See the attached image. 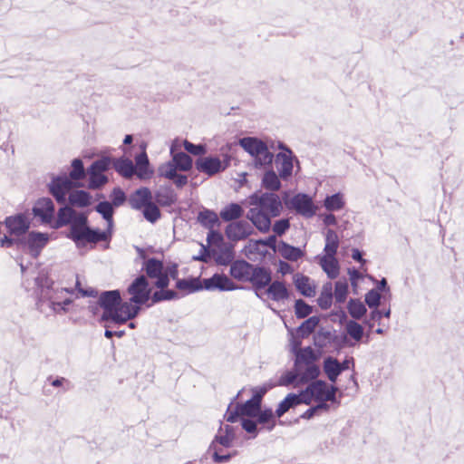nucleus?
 Listing matches in <instances>:
<instances>
[{
  "mask_svg": "<svg viewBox=\"0 0 464 464\" xmlns=\"http://www.w3.org/2000/svg\"><path fill=\"white\" fill-rule=\"evenodd\" d=\"M252 208L246 218L261 233H266L271 228V220L279 217L283 210L280 197L274 192L256 191L248 198Z\"/></svg>",
  "mask_w": 464,
  "mask_h": 464,
  "instance_id": "f257e3e1",
  "label": "nucleus"
},
{
  "mask_svg": "<svg viewBox=\"0 0 464 464\" xmlns=\"http://www.w3.org/2000/svg\"><path fill=\"white\" fill-rule=\"evenodd\" d=\"M57 211L55 219H53L51 227L59 229L70 226L66 237L72 240L77 246L90 243L92 237V227L89 226L88 216L84 212H77L72 206L63 204Z\"/></svg>",
  "mask_w": 464,
  "mask_h": 464,
  "instance_id": "f03ea898",
  "label": "nucleus"
},
{
  "mask_svg": "<svg viewBox=\"0 0 464 464\" xmlns=\"http://www.w3.org/2000/svg\"><path fill=\"white\" fill-rule=\"evenodd\" d=\"M37 309L42 311L45 302L53 310L62 300L65 294H72L73 289L67 287H55L54 281L46 273L41 271L34 279Z\"/></svg>",
  "mask_w": 464,
  "mask_h": 464,
  "instance_id": "7ed1b4c3",
  "label": "nucleus"
},
{
  "mask_svg": "<svg viewBox=\"0 0 464 464\" xmlns=\"http://www.w3.org/2000/svg\"><path fill=\"white\" fill-rule=\"evenodd\" d=\"M241 394V391L232 399L230 401L224 419L230 424H221L219 430H225V435H236L235 428L231 425L237 422L241 424V421L246 419H249L256 413H258L262 410V406L256 401L248 399L245 402H236Z\"/></svg>",
  "mask_w": 464,
  "mask_h": 464,
  "instance_id": "20e7f679",
  "label": "nucleus"
},
{
  "mask_svg": "<svg viewBox=\"0 0 464 464\" xmlns=\"http://www.w3.org/2000/svg\"><path fill=\"white\" fill-rule=\"evenodd\" d=\"M276 425V419L271 408L262 409L258 413L241 421V429L249 434L270 432Z\"/></svg>",
  "mask_w": 464,
  "mask_h": 464,
  "instance_id": "39448f33",
  "label": "nucleus"
},
{
  "mask_svg": "<svg viewBox=\"0 0 464 464\" xmlns=\"http://www.w3.org/2000/svg\"><path fill=\"white\" fill-rule=\"evenodd\" d=\"M95 211L99 213L107 223V228L105 230H100L99 228H92V237L90 238L91 244H97L102 241H110L112 236L114 220V207L111 202L103 200L99 202L95 208Z\"/></svg>",
  "mask_w": 464,
  "mask_h": 464,
  "instance_id": "423d86ee",
  "label": "nucleus"
},
{
  "mask_svg": "<svg viewBox=\"0 0 464 464\" xmlns=\"http://www.w3.org/2000/svg\"><path fill=\"white\" fill-rule=\"evenodd\" d=\"M49 240L48 233L30 231L19 237V250L27 251L32 257L37 258Z\"/></svg>",
  "mask_w": 464,
  "mask_h": 464,
  "instance_id": "0eeeda50",
  "label": "nucleus"
},
{
  "mask_svg": "<svg viewBox=\"0 0 464 464\" xmlns=\"http://www.w3.org/2000/svg\"><path fill=\"white\" fill-rule=\"evenodd\" d=\"M79 182L71 180L66 174L53 175L51 181L47 184L48 192L59 204L66 202V196L72 188L80 187Z\"/></svg>",
  "mask_w": 464,
  "mask_h": 464,
  "instance_id": "6e6552de",
  "label": "nucleus"
},
{
  "mask_svg": "<svg viewBox=\"0 0 464 464\" xmlns=\"http://www.w3.org/2000/svg\"><path fill=\"white\" fill-rule=\"evenodd\" d=\"M100 306L103 309L101 315V322H114L117 308L121 302V296L119 290H109L101 293Z\"/></svg>",
  "mask_w": 464,
  "mask_h": 464,
  "instance_id": "1a4fd4ad",
  "label": "nucleus"
},
{
  "mask_svg": "<svg viewBox=\"0 0 464 464\" xmlns=\"http://www.w3.org/2000/svg\"><path fill=\"white\" fill-rule=\"evenodd\" d=\"M128 294L131 295L130 303L135 304H146L151 301V289L149 281L144 275L138 276L127 288Z\"/></svg>",
  "mask_w": 464,
  "mask_h": 464,
  "instance_id": "9d476101",
  "label": "nucleus"
},
{
  "mask_svg": "<svg viewBox=\"0 0 464 464\" xmlns=\"http://www.w3.org/2000/svg\"><path fill=\"white\" fill-rule=\"evenodd\" d=\"M290 208H294L297 214L310 218L316 213V207L313 198L305 193H298L295 195L290 201Z\"/></svg>",
  "mask_w": 464,
  "mask_h": 464,
  "instance_id": "9b49d317",
  "label": "nucleus"
},
{
  "mask_svg": "<svg viewBox=\"0 0 464 464\" xmlns=\"http://www.w3.org/2000/svg\"><path fill=\"white\" fill-rule=\"evenodd\" d=\"M4 223L9 234L16 237H24L30 228V220L24 213L6 217Z\"/></svg>",
  "mask_w": 464,
  "mask_h": 464,
  "instance_id": "f8f14e48",
  "label": "nucleus"
},
{
  "mask_svg": "<svg viewBox=\"0 0 464 464\" xmlns=\"http://www.w3.org/2000/svg\"><path fill=\"white\" fill-rule=\"evenodd\" d=\"M32 212L34 217L40 218L43 224L51 225L54 217L55 206L50 198H41L36 200Z\"/></svg>",
  "mask_w": 464,
  "mask_h": 464,
  "instance_id": "ddd939ff",
  "label": "nucleus"
},
{
  "mask_svg": "<svg viewBox=\"0 0 464 464\" xmlns=\"http://www.w3.org/2000/svg\"><path fill=\"white\" fill-rule=\"evenodd\" d=\"M205 454L210 464H225L236 457L238 451L237 450H228L223 449L211 441Z\"/></svg>",
  "mask_w": 464,
  "mask_h": 464,
  "instance_id": "4468645a",
  "label": "nucleus"
},
{
  "mask_svg": "<svg viewBox=\"0 0 464 464\" xmlns=\"http://www.w3.org/2000/svg\"><path fill=\"white\" fill-rule=\"evenodd\" d=\"M202 284L203 289L208 291H232L238 288L226 275L218 273L209 278L203 279Z\"/></svg>",
  "mask_w": 464,
  "mask_h": 464,
  "instance_id": "2eb2a0df",
  "label": "nucleus"
},
{
  "mask_svg": "<svg viewBox=\"0 0 464 464\" xmlns=\"http://www.w3.org/2000/svg\"><path fill=\"white\" fill-rule=\"evenodd\" d=\"M254 229L246 220H239L229 223L225 230L226 236L229 240L239 241L247 238Z\"/></svg>",
  "mask_w": 464,
  "mask_h": 464,
  "instance_id": "dca6fc26",
  "label": "nucleus"
},
{
  "mask_svg": "<svg viewBox=\"0 0 464 464\" xmlns=\"http://www.w3.org/2000/svg\"><path fill=\"white\" fill-rule=\"evenodd\" d=\"M195 165L198 171L209 177L224 171L227 168V165H223L219 158L211 156L197 159Z\"/></svg>",
  "mask_w": 464,
  "mask_h": 464,
  "instance_id": "f3484780",
  "label": "nucleus"
},
{
  "mask_svg": "<svg viewBox=\"0 0 464 464\" xmlns=\"http://www.w3.org/2000/svg\"><path fill=\"white\" fill-rule=\"evenodd\" d=\"M247 282L257 291L264 289L272 281V274L269 268L260 266H253Z\"/></svg>",
  "mask_w": 464,
  "mask_h": 464,
  "instance_id": "a211bd4d",
  "label": "nucleus"
},
{
  "mask_svg": "<svg viewBox=\"0 0 464 464\" xmlns=\"http://www.w3.org/2000/svg\"><path fill=\"white\" fill-rule=\"evenodd\" d=\"M141 305L130 303V299L129 302L121 301L117 308L113 323L115 324H124L129 320L134 319L139 314Z\"/></svg>",
  "mask_w": 464,
  "mask_h": 464,
  "instance_id": "6ab92c4d",
  "label": "nucleus"
},
{
  "mask_svg": "<svg viewBox=\"0 0 464 464\" xmlns=\"http://www.w3.org/2000/svg\"><path fill=\"white\" fill-rule=\"evenodd\" d=\"M152 198L150 189L147 187H141L130 195L129 205L132 209L140 210L152 201Z\"/></svg>",
  "mask_w": 464,
  "mask_h": 464,
  "instance_id": "aec40b11",
  "label": "nucleus"
},
{
  "mask_svg": "<svg viewBox=\"0 0 464 464\" xmlns=\"http://www.w3.org/2000/svg\"><path fill=\"white\" fill-rule=\"evenodd\" d=\"M294 156L286 154L285 152H278L276 155V166L278 171L279 177L287 180L293 174L294 168Z\"/></svg>",
  "mask_w": 464,
  "mask_h": 464,
  "instance_id": "412c9836",
  "label": "nucleus"
},
{
  "mask_svg": "<svg viewBox=\"0 0 464 464\" xmlns=\"http://www.w3.org/2000/svg\"><path fill=\"white\" fill-rule=\"evenodd\" d=\"M323 380H316L312 382L308 386L301 391L299 394H295V401L297 405L302 403L309 405L314 398L315 400V396H319L321 393V389L324 387Z\"/></svg>",
  "mask_w": 464,
  "mask_h": 464,
  "instance_id": "4be33fe9",
  "label": "nucleus"
},
{
  "mask_svg": "<svg viewBox=\"0 0 464 464\" xmlns=\"http://www.w3.org/2000/svg\"><path fill=\"white\" fill-rule=\"evenodd\" d=\"M238 144L254 159L266 150V143L256 137H244L238 140Z\"/></svg>",
  "mask_w": 464,
  "mask_h": 464,
  "instance_id": "5701e85b",
  "label": "nucleus"
},
{
  "mask_svg": "<svg viewBox=\"0 0 464 464\" xmlns=\"http://www.w3.org/2000/svg\"><path fill=\"white\" fill-rule=\"evenodd\" d=\"M141 152L135 157V173L140 179L149 178L153 174L150 169V160L146 152V145L141 146Z\"/></svg>",
  "mask_w": 464,
  "mask_h": 464,
  "instance_id": "b1692460",
  "label": "nucleus"
},
{
  "mask_svg": "<svg viewBox=\"0 0 464 464\" xmlns=\"http://www.w3.org/2000/svg\"><path fill=\"white\" fill-rule=\"evenodd\" d=\"M253 266L244 259L236 260L230 264V276L238 281L247 282Z\"/></svg>",
  "mask_w": 464,
  "mask_h": 464,
  "instance_id": "393cba45",
  "label": "nucleus"
},
{
  "mask_svg": "<svg viewBox=\"0 0 464 464\" xmlns=\"http://www.w3.org/2000/svg\"><path fill=\"white\" fill-rule=\"evenodd\" d=\"M175 287L181 292L180 295L192 294L203 290V284L200 277L189 276L188 278L178 279Z\"/></svg>",
  "mask_w": 464,
  "mask_h": 464,
  "instance_id": "a878e982",
  "label": "nucleus"
},
{
  "mask_svg": "<svg viewBox=\"0 0 464 464\" xmlns=\"http://www.w3.org/2000/svg\"><path fill=\"white\" fill-rule=\"evenodd\" d=\"M154 199L161 207H171L177 201V195L170 186H160L154 193Z\"/></svg>",
  "mask_w": 464,
  "mask_h": 464,
  "instance_id": "bb28decb",
  "label": "nucleus"
},
{
  "mask_svg": "<svg viewBox=\"0 0 464 464\" xmlns=\"http://www.w3.org/2000/svg\"><path fill=\"white\" fill-rule=\"evenodd\" d=\"M112 167L119 175L127 179L136 174L133 162L125 157L112 158Z\"/></svg>",
  "mask_w": 464,
  "mask_h": 464,
  "instance_id": "cd10ccee",
  "label": "nucleus"
},
{
  "mask_svg": "<svg viewBox=\"0 0 464 464\" xmlns=\"http://www.w3.org/2000/svg\"><path fill=\"white\" fill-rule=\"evenodd\" d=\"M213 253L216 252L213 250ZM235 258L234 245L230 243H225L218 247L217 256L215 261L220 266L230 265Z\"/></svg>",
  "mask_w": 464,
  "mask_h": 464,
  "instance_id": "c85d7f7f",
  "label": "nucleus"
},
{
  "mask_svg": "<svg viewBox=\"0 0 464 464\" xmlns=\"http://www.w3.org/2000/svg\"><path fill=\"white\" fill-rule=\"evenodd\" d=\"M294 283L297 291L305 297H313L315 295V286L310 284V277L297 273L294 276Z\"/></svg>",
  "mask_w": 464,
  "mask_h": 464,
  "instance_id": "c756f323",
  "label": "nucleus"
},
{
  "mask_svg": "<svg viewBox=\"0 0 464 464\" xmlns=\"http://www.w3.org/2000/svg\"><path fill=\"white\" fill-rule=\"evenodd\" d=\"M266 293L270 295L271 299L276 302L286 300L289 298V292L282 281H271L267 285Z\"/></svg>",
  "mask_w": 464,
  "mask_h": 464,
  "instance_id": "7c9ffc66",
  "label": "nucleus"
},
{
  "mask_svg": "<svg viewBox=\"0 0 464 464\" xmlns=\"http://www.w3.org/2000/svg\"><path fill=\"white\" fill-rule=\"evenodd\" d=\"M141 270L145 272L144 276H146L147 279H153L163 272L164 263L156 257H150L142 262Z\"/></svg>",
  "mask_w": 464,
  "mask_h": 464,
  "instance_id": "2f4dec72",
  "label": "nucleus"
},
{
  "mask_svg": "<svg viewBox=\"0 0 464 464\" xmlns=\"http://www.w3.org/2000/svg\"><path fill=\"white\" fill-rule=\"evenodd\" d=\"M320 266L330 279L339 276L340 266L335 256L324 255L320 258Z\"/></svg>",
  "mask_w": 464,
  "mask_h": 464,
  "instance_id": "473e14b6",
  "label": "nucleus"
},
{
  "mask_svg": "<svg viewBox=\"0 0 464 464\" xmlns=\"http://www.w3.org/2000/svg\"><path fill=\"white\" fill-rule=\"evenodd\" d=\"M68 202L72 207L86 208L92 204V195L83 189H76L68 196Z\"/></svg>",
  "mask_w": 464,
  "mask_h": 464,
  "instance_id": "72a5a7b5",
  "label": "nucleus"
},
{
  "mask_svg": "<svg viewBox=\"0 0 464 464\" xmlns=\"http://www.w3.org/2000/svg\"><path fill=\"white\" fill-rule=\"evenodd\" d=\"M181 297L182 295H180V294L176 292L175 290L168 289V287L160 288L156 290L154 293H152L151 303L149 304L147 306L150 307L155 304H159L164 301L178 300Z\"/></svg>",
  "mask_w": 464,
  "mask_h": 464,
  "instance_id": "f704fd0d",
  "label": "nucleus"
},
{
  "mask_svg": "<svg viewBox=\"0 0 464 464\" xmlns=\"http://www.w3.org/2000/svg\"><path fill=\"white\" fill-rule=\"evenodd\" d=\"M277 251L285 259L292 262L297 261L304 256V252L299 247L291 246L285 241L278 243Z\"/></svg>",
  "mask_w": 464,
  "mask_h": 464,
  "instance_id": "c9c22d12",
  "label": "nucleus"
},
{
  "mask_svg": "<svg viewBox=\"0 0 464 464\" xmlns=\"http://www.w3.org/2000/svg\"><path fill=\"white\" fill-rule=\"evenodd\" d=\"M323 368L327 378L332 382H335L338 376L342 373L339 366V361L333 356H327L324 358Z\"/></svg>",
  "mask_w": 464,
  "mask_h": 464,
  "instance_id": "e433bc0d",
  "label": "nucleus"
},
{
  "mask_svg": "<svg viewBox=\"0 0 464 464\" xmlns=\"http://www.w3.org/2000/svg\"><path fill=\"white\" fill-rule=\"evenodd\" d=\"M243 214L244 209L238 203H230L221 209L219 217L226 222H231L240 218Z\"/></svg>",
  "mask_w": 464,
  "mask_h": 464,
  "instance_id": "4c0bfd02",
  "label": "nucleus"
},
{
  "mask_svg": "<svg viewBox=\"0 0 464 464\" xmlns=\"http://www.w3.org/2000/svg\"><path fill=\"white\" fill-rule=\"evenodd\" d=\"M198 220L205 228L209 230L220 225L218 214L207 208L199 211Z\"/></svg>",
  "mask_w": 464,
  "mask_h": 464,
  "instance_id": "58836bf2",
  "label": "nucleus"
},
{
  "mask_svg": "<svg viewBox=\"0 0 464 464\" xmlns=\"http://www.w3.org/2000/svg\"><path fill=\"white\" fill-rule=\"evenodd\" d=\"M242 438L248 440L256 437H214L212 441L218 444V447L233 450L232 448L234 447L243 446L244 441L241 440Z\"/></svg>",
  "mask_w": 464,
  "mask_h": 464,
  "instance_id": "ea45409f",
  "label": "nucleus"
},
{
  "mask_svg": "<svg viewBox=\"0 0 464 464\" xmlns=\"http://www.w3.org/2000/svg\"><path fill=\"white\" fill-rule=\"evenodd\" d=\"M279 178L274 169L266 171L262 178V187L271 192L278 191L281 188Z\"/></svg>",
  "mask_w": 464,
  "mask_h": 464,
  "instance_id": "a19ab883",
  "label": "nucleus"
},
{
  "mask_svg": "<svg viewBox=\"0 0 464 464\" xmlns=\"http://www.w3.org/2000/svg\"><path fill=\"white\" fill-rule=\"evenodd\" d=\"M325 245L324 251L325 255L328 256H335L339 247V237L337 233L332 229L328 228L325 232Z\"/></svg>",
  "mask_w": 464,
  "mask_h": 464,
  "instance_id": "79ce46f5",
  "label": "nucleus"
},
{
  "mask_svg": "<svg viewBox=\"0 0 464 464\" xmlns=\"http://www.w3.org/2000/svg\"><path fill=\"white\" fill-rule=\"evenodd\" d=\"M333 285L331 282H327L323 285L320 295L317 298L319 307L323 310L329 309L333 304Z\"/></svg>",
  "mask_w": 464,
  "mask_h": 464,
  "instance_id": "37998d69",
  "label": "nucleus"
},
{
  "mask_svg": "<svg viewBox=\"0 0 464 464\" xmlns=\"http://www.w3.org/2000/svg\"><path fill=\"white\" fill-rule=\"evenodd\" d=\"M335 340H337V334L324 330V328L318 330L314 335V344L320 349L326 347L328 344L332 343V341Z\"/></svg>",
  "mask_w": 464,
  "mask_h": 464,
  "instance_id": "c03bdc74",
  "label": "nucleus"
},
{
  "mask_svg": "<svg viewBox=\"0 0 464 464\" xmlns=\"http://www.w3.org/2000/svg\"><path fill=\"white\" fill-rule=\"evenodd\" d=\"M319 322V317L315 315L304 320L296 329L298 337L303 339L308 337L312 333H314Z\"/></svg>",
  "mask_w": 464,
  "mask_h": 464,
  "instance_id": "a18cd8bd",
  "label": "nucleus"
},
{
  "mask_svg": "<svg viewBox=\"0 0 464 464\" xmlns=\"http://www.w3.org/2000/svg\"><path fill=\"white\" fill-rule=\"evenodd\" d=\"M349 314L355 320L362 319L367 313L365 304L360 300L351 298L347 304Z\"/></svg>",
  "mask_w": 464,
  "mask_h": 464,
  "instance_id": "49530a36",
  "label": "nucleus"
},
{
  "mask_svg": "<svg viewBox=\"0 0 464 464\" xmlns=\"http://www.w3.org/2000/svg\"><path fill=\"white\" fill-rule=\"evenodd\" d=\"M172 161L179 171H188L193 166L192 158L182 151L174 154Z\"/></svg>",
  "mask_w": 464,
  "mask_h": 464,
  "instance_id": "de8ad7c7",
  "label": "nucleus"
},
{
  "mask_svg": "<svg viewBox=\"0 0 464 464\" xmlns=\"http://www.w3.org/2000/svg\"><path fill=\"white\" fill-rule=\"evenodd\" d=\"M317 359L314 350L310 346L304 347L295 354V367L297 368L299 364H311Z\"/></svg>",
  "mask_w": 464,
  "mask_h": 464,
  "instance_id": "09e8293b",
  "label": "nucleus"
},
{
  "mask_svg": "<svg viewBox=\"0 0 464 464\" xmlns=\"http://www.w3.org/2000/svg\"><path fill=\"white\" fill-rule=\"evenodd\" d=\"M71 166L72 169L68 176L71 180L78 182L86 177L87 171L85 170L83 162L81 159L77 158L72 160Z\"/></svg>",
  "mask_w": 464,
  "mask_h": 464,
  "instance_id": "8fccbe9b",
  "label": "nucleus"
},
{
  "mask_svg": "<svg viewBox=\"0 0 464 464\" xmlns=\"http://www.w3.org/2000/svg\"><path fill=\"white\" fill-rule=\"evenodd\" d=\"M343 196L340 192L327 196L324 201V208L329 211H338L344 207Z\"/></svg>",
  "mask_w": 464,
  "mask_h": 464,
  "instance_id": "3c124183",
  "label": "nucleus"
},
{
  "mask_svg": "<svg viewBox=\"0 0 464 464\" xmlns=\"http://www.w3.org/2000/svg\"><path fill=\"white\" fill-rule=\"evenodd\" d=\"M297 406L295 393H288L286 397L278 404L275 413L276 419L282 417L291 408Z\"/></svg>",
  "mask_w": 464,
  "mask_h": 464,
  "instance_id": "603ef678",
  "label": "nucleus"
},
{
  "mask_svg": "<svg viewBox=\"0 0 464 464\" xmlns=\"http://www.w3.org/2000/svg\"><path fill=\"white\" fill-rule=\"evenodd\" d=\"M112 165V158L109 156H102V158L94 160L91 166L87 169V171H92L96 173L103 174L109 170Z\"/></svg>",
  "mask_w": 464,
  "mask_h": 464,
  "instance_id": "864d4df0",
  "label": "nucleus"
},
{
  "mask_svg": "<svg viewBox=\"0 0 464 464\" xmlns=\"http://www.w3.org/2000/svg\"><path fill=\"white\" fill-rule=\"evenodd\" d=\"M142 214L144 218L152 224L156 223L161 217V213L157 203L153 201H150L142 208Z\"/></svg>",
  "mask_w": 464,
  "mask_h": 464,
  "instance_id": "5fc2aeb1",
  "label": "nucleus"
},
{
  "mask_svg": "<svg viewBox=\"0 0 464 464\" xmlns=\"http://www.w3.org/2000/svg\"><path fill=\"white\" fill-rule=\"evenodd\" d=\"M89 175L88 188L90 189H100L109 181L106 175L102 173H96L92 171H87Z\"/></svg>",
  "mask_w": 464,
  "mask_h": 464,
  "instance_id": "6e6d98bb",
  "label": "nucleus"
},
{
  "mask_svg": "<svg viewBox=\"0 0 464 464\" xmlns=\"http://www.w3.org/2000/svg\"><path fill=\"white\" fill-rule=\"evenodd\" d=\"M306 368L304 372L300 375L299 382L301 383H307L311 381H316L320 374V368L314 362L311 364H305Z\"/></svg>",
  "mask_w": 464,
  "mask_h": 464,
  "instance_id": "4d7b16f0",
  "label": "nucleus"
},
{
  "mask_svg": "<svg viewBox=\"0 0 464 464\" xmlns=\"http://www.w3.org/2000/svg\"><path fill=\"white\" fill-rule=\"evenodd\" d=\"M324 387L321 389V393L319 396H315V401H328L331 402H337L336 399V392L337 387L331 386L328 387L327 383L324 381Z\"/></svg>",
  "mask_w": 464,
  "mask_h": 464,
  "instance_id": "13d9d810",
  "label": "nucleus"
},
{
  "mask_svg": "<svg viewBox=\"0 0 464 464\" xmlns=\"http://www.w3.org/2000/svg\"><path fill=\"white\" fill-rule=\"evenodd\" d=\"M348 283L344 281H336L334 284V295L336 303L342 304L346 300L348 295Z\"/></svg>",
  "mask_w": 464,
  "mask_h": 464,
  "instance_id": "bf43d9fd",
  "label": "nucleus"
},
{
  "mask_svg": "<svg viewBox=\"0 0 464 464\" xmlns=\"http://www.w3.org/2000/svg\"><path fill=\"white\" fill-rule=\"evenodd\" d=\"M346 332L353 339L357 342L361 341L363 336L362 326L354 320H350L346 324Z\"/></svg>",
  "mask_w": 464,
  "mask_h": 464,
  "instance_id": "052dcab7",
  "label": "nucleus"
},
{
  "mask_svg": "<svg viewBox=\"0 0 464 464\" xmlns=\"http://www.w3.org/2000/svg\"><path fill=\"white\" fill-rule=\"evenodd\" d=\"M313 312V307L303 299H297L295 303V314L298 319L307 317Z\"/></svg>",
  "mask_w": 464,
  "mask_h": 464,
  "instance_id": "680f3d73",
  "label": "nucleus"
},
{
  "mask_svg": "<svg viewBox=\"0 0 464 464\" xmlns=\"http://www.w3.org/2000/svg\"><path fill=\"white\" fill-rule=\"evenodd\" d=\"M274 158V154L268 150V147L266 146V150L263 151L262 153H260V156H256L254 159L255 166L256 168L271 166Z\"/></svg>",
  "mask_w": 464,
  "mask_h": 464,
  "instance_id": "e2e57ef3",
  "label": "nucleus"
},
{
  "mask_svg": "<svg viewBox=\"0 0 464 464\" xmlns=\"http://www.w3.org/2000/svg\"><path fill=\"white\" fill-rule=\"evenodd\" d=\"M177 168L172 160L161 164L158 169V174L160 177L166 178L168 179H173L177 173Z\"/></svg>",
  "mask_w": 464,
  "mask_h": 464,
  "instance_id": "0e129e2a",
  "label": "nucleus"
},
{
  "mask_svg": "<svg viewBox=\"0 0 464 464\" xmlns=\"http://www.w3.org/2000/svg\"><path fill=\"white\" fill-rule=\"evenodd\" d=\"M381 294L376 289H371L365 295V304L371 309H376L381 304Z\"/></svg>",
  "mask_w": 464,
  "mask_h": 464,
  "instance_id": "69168bd1",
  "label": "nucleus"
},
{
  "mask_svg": "<svg viewBox=\"0 0 464 464\" xmlns=\"http://www.w3.org/2000/svg\"><path fill=\"white\" fill-rule=\"evenodd\" d=\"M111 198V204L114 207V208H119L121 207V205L124 204V202L126 201L127 199V197H126V194L125 192L120 188V187H115L111 195H110Z\"/></svg>",
  "mask_w": 464,
  "mask_h": 464,
  "instance_id": "338daca9",
  "label": "nucleus"
},
{
  "mask_svg": "<svg viewBox=\"0 0 464 464\" xmlns=\"http://www.w3.org/2000/svg\"><path fill=\"white\" fill-rule=\"evenodd\" d=\"M183 146L187 152L195 156H201L207 152V147L205 144H194L186 140L183 142Z\"/></svg>",
  "mask_w": 464,
  "mask_h": 464,
  "instance_id": "774afa93",
  "label": "nucleus"
}]
</instances>
